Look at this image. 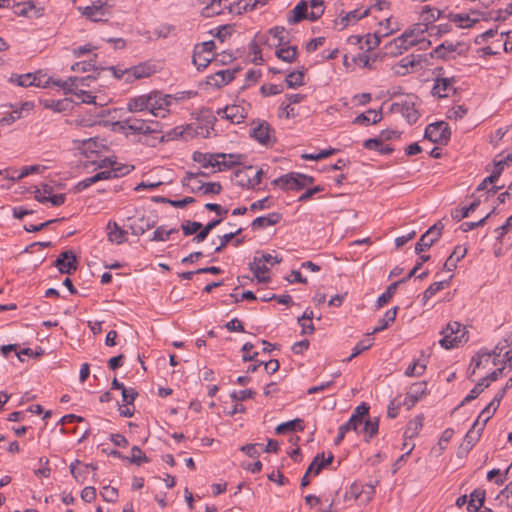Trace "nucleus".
Masks as SVG:
<instances>
[{
    "instance_id": "1",
    "label": "nucleus",
    "mask_w": 512,
    "mask_h": 512,
    "mask_svg": "<svg viewBox=\"0 0 512 512\" xmlns=\"http://www.w3.org/2000/svg\"><path fill=\"white\" fill-rule=\"evenodd\" d=\"M236 156L233 154H226V170H232L230 180L232 184L242 188H256L260 185L262 177L266 175L264 166L257 168L254 166L233 167L236 164Z\"/></svg>"
},
{
    "instance_id": "2",
    "label": "nucleus",
    "mask_w": 512,
    "mask_h": 512,
    "mask_svg": "<svg viewBox=\"0 0 512 512\" xmlns=\"http://www.w3.org/2000/svg\"><path fill=\"white\" fill-rule=\"evenodd\" d=\"M422 39L414 30L405 31L400 36L394 38L384 46L385 55L396 57L407 51L412 46L417 45Z\"/></svg>"
},
{
    "instance_id": "3",
    "label": "nucleus",
    "mask_w": 512,
    "mask_h": 512,
    "mask_svg": "<svg viewBox=\"0 0 512 512\" xmlns=\"http://www.w3.org/2000/svg\"><path fill=\"white\" fill-rule=\"evenodd\" d=\"M109 0H96L90 6L79 7L82 15L93 22L107 21L112 16Z\"/></svg>"
},
{
    "instance_id": "4",
    "label": "nucleus",
    "mask_w": 512,
    "mask_h": 512,
    "mask_svg": "<svg viewBox=\"0 0 512 512\" xmlns=\"http://www.w3.org/2000/svg\"><path fill=\"white\" fill-rule=\"evenodd\" d=\"M133 168L134 167L130 165H122L119 168L101 171L91 177L85 178L84 180L78 182L76 188L78 191H82L98 181L125 176L129 174L133 170Z\"/></svg>"
},
{
    "instance_id": "5",
    "label": "nucleus",
    "mask_w": 512,
    "mask_h": 512,
    "mask_svg": "<svg viewBox=\"0 0 512 512\" xmlns=\"http://www.w3.org/2000/svg\"><path fill=\"white\" fill-rule=\"evenodd\" d=\"M150 97L152 98L150 114L154 117L164 118L169 113L172 103L176 101L174 96L156 90L150 92Z\"/></svg>"
},
{
    "instance_id": "6",
    "label": "nucleus",
    "mask_w": 512,
    "mask_h": 512,
    "mask_svg": "<svg viewBox=\"0 0 512 512\" xmlns=\"http://www.w3.org/2000/svg\"><path fill=\"white\" fill-rule=\"evenodd\" d=\"M451 137L449 125L445 121H439L429 124L424 133V138L433 143L446 145Z\"/></svg>"
},
{
    "instance_id": "7",
    "label": "nucleus",
    "mask_w": 512,
    "mask_h": 512,
    "mask_svg": "<svg viewBox=\"0 0 512 512\" xmlns=\"http://www.w3.org/2000/svg\"><path fill=\"white\" fill-rule=\"evenodd\" d=\"M221 221V218L213 220L202 228L201 223L187 220L182 223L181 228L183 230L184 235L186 236L192 235L196 233L198 230H200V232L196 234L195 237L193 238V241H195L196 243H200L206 239L210 231L214 229L217 225H219Z\"/></svg>"
},
{
    "instance_id": "8",
    "label": "nucleus",
    "mask_w": 512,
    "mask_h": 512,
    "mask_svg": "<svg viewBox=\"0 0 512 512\" xmlns=\"http://www.w3.org/2000/svg\"><path fill=\"white\" fill-rule=\"evenodd\" d=\"M215 43L214 41H206L197 44L194 47L192 61L198 70L204 69L214 58Z\"/></svg>"
},
{
    "instance_id": "9",
    "label": "nucleus",
    "mask_w": 512,
    "mask_h": 512,
    "mask_svg": "<svg viewBox=\"0 0 512 512\" xmlns=\"http://www.w3.org/2000/svg\"><path fill=\"white\" fill-rule=\"evenodd\" d=\"M250 136L265 146H272L276 142L273 127L265 120H259L250 130Z\"/></svg>"
},
{
    "instance_id": "10",
    "label": "nucleus",
    "mask_w": 512,
    "mask_h": 512,
    "mask_svg": "<svg viewBox=\"0 0 512 512\" xmlns=\"http://www.w3.org/2000/svg\"><path fill=\"white\" fill-rule=\"evenodd\" d=\"M443 228L444 226L440 221L432 225L416 243L415 252L420 254L432 247L441 238Z\"/></svg>"
},
{
    "instance_id": "11",
    "label": "nucleus",
    "mask_w": 512,
    "mask_h": 512,
    "mask_svg": "<svg viewBox=\"0 0 512 512\" xmlns=\"http://www.w3.org/2000/svg\"><path fill=\"white\" fill-rule=\"evenodd\" d=\"M437 70L439 72H443V68H439ZM455 83L456 80L454 77H442L441 73H438L437 77L434 79L431 94L437 98H447L451 94L455 93Z\"/></svg>"
},
{
    "instance_id": "12",
    "label": "nucleus",
    "mask_w": 512,
    "mask_h": 512,
    "mask_svg": "<svg viewBox=\"0 0 512 512\" xmlns=\"http://www.w3.org/2000/svg\"><path fill=\"white\" fill-rule=\"evenodd\" d=\"M158 124L151 121L148 122L142 119H126L121 122V127L123 129H128L133 134H152L156 133L159 130L157 129Z\"/></svg>"
},
{
    "instance_id": "13",
    "label": "nucleus",
    "mask_w": 512,
    "mask_h": 512,
    "mask_svg": "<svg viewBox=\"0 0 512 512\" xmlns=\"http://www.w3.org/2000/svg\"><path fill=\"white\" fill-rule=\"evenodd\" d=\"M299 172H289L272 181V185L279 186L284 191H300L305 188V183L298 178Z\"/></svg>"
},
{
    "instance_id": "14",
    "label": "nucleus",
    "mask_w": 512,
    "mask_h": 512,
    "mask_svg": "<svg viewBox=\"0 0 512 512\" xmlns=\"http://www.w3.org/2000/svg\"><path fill=\"white\" fill-rule=\"evenodd\" d=\"M375 494V486L372 484L353 483L346 492V499H360L362 502H369Z\"/></svg>"
},
{
    "instance_id": "15",
    "label": "nucleus",
    "mask_w": 512,
    "mask_h": 512,
    "mask_svg": "<svg viewBox=\"0 0 512 512\" xmlns=\"http://www.w3.org/2000/svg\"><path fill=\"white\" fill-rule=\"evenodd\" d=\"M127 72L126 82H133L137 79L147 78L156 73V66L149 62H142L138 65L124 69Z\"/></svg>"
},
{
    "instance_id": "16",
    "label": "nucleus",
    "mask_w": 512,
    "mask_h": 512,
    "mask_svg": "<svg viewBox=\"0 0 512 512\" xmlns=\"http://www.w3.org/2000/svg\"><path fill=\"white\" fill-rule=\"evenodd\" d=\"M54 265L60 273L71 274L77 269L76 255L71 250L64 251L57 257Z\"/></svg>"
},
{
    "instance_id": "17",
    "label": "nucleus",
    "mask_w": 512,
    "mask_h": 512,
    "mask_svg": "<svg viewBox=\"0 0 512 512\" xmlns=\"http://www.w3.org/2000/svg\"><path fill=\"white\" fill-rule=\"evenodd\" d=\"M281 219V213L271 212L265 216H259L255 218L250 223L246 222V226H250L253 231H259L278 224L281 221Z\"/></svg>"
},
{
    "instance_id": "18",
    "label": "nucleus",
    "mask_w": 512,
    "mask_h": 512,
    "mask_svg": "<svg viewBox=\"0 0 512 512\" xmlns=\"http://www.w3.org/2000/svg\"><path fill=\"white\" fill-rule=\"evenodd\" d=\"M152 98L150 92L131 97L127 100L126 108L131 113L149 112Z\"/></svg>"
},
{
    "instance_id": "19",
    "label": "nucleus",
    "mask_w": 512,
    "mask_h": 512,
    "mask_svg": "<svg viewBox=\"0 0 512 512\" xmlns=\"http://www.w3.org/2000/svg\"><path fill=\"white\" fill-rule=\"evenodd\" d=\"M220 157L224 159V153L211 155L207 153L194 152L193 154V160L195 162H198L202 166V168H211L213 169V171L221 170V162L218 160V158Z\"/></svg>"
},
{
    "instance_id": "20",
    "label": "nucleus",
    "mask_w": 512,
    "mask_h": 512,
    "mask_svg": "<svg viewBox=\"0 0 512 512\" xmlns=\"http://www.w3.org/2000/svg\"><path fill=\"white\" fill-rule=\"evenodd\" d=\"M392 110L400 112L409 124L416 123L420 116L418 110L415 108V103L409 100L392 104Z\"/></svg>"
},
{
    "instance_id": "21",
    "label": "nucleus",
    "mask_w": 512,
    "mask_h": 512,
    "mask_svg": "<svg viewBox=\"0 0 512 512\" xmlns=\"http://www.w3.org/2000/svg\"><path fill=\"white\" fill-rule=\"evenodd\" d=\"M309 4L307 1H300L293 10H291L287 15V21L290 25L297 24L302 20H310L308 11Z\"/></svg>"
},
{
    "instance_id": "22",
    "label": "nucleus",
    "mask_w": 512,
    "mask_h": 512,
    "mask_svg": "<svg viewBox=\"0 0 512 512\" xmlns=\"http://www.w3.org/2000/svg\"><path fill=\"white\" fill-rule=\"evenodd\" d=\"M247 117V109L242 105H226V121L229 124H242Z\"/></svg>"
},
{
    "instance_id": "23",
    "label": "nucleus",
    "mask_w": 512,
    "mask_h": 512,
    "mask_svg": "<svg viewBox=\"0 0 512 512\" xmlns=\"http://www.w3.org/2000/svg\"><path fill=\"white\" fill-rule=\"evenodd\" d=\"M269 0H239L237 2L230 3L229 6H226L228 12L231 14L240 15L248 9L253 10L257 7L258 4H266Z\"/></svg>"
},
{
    "instance_id": "24",
    "label": "nucleus",
    "mask_w": 512,
    "mask_h": 512,
    "mask_svg": "<svg viewBox=\"0 0 512 512\" xmlns=\"http://www.w3.org/2000/svg\"><path fill=\"white\" fill-rule=\"evenodd\" d=\"M259 252L253 258V262L250 263V269L253 272L254 276L257 278L260 283H267L270 281V277L268 275L269 268L267 265L262 262V260L258 259Z\"/></svg>"
},
{
    "instance_id": "25",
    "label": "nucleus",
    "mask_w": 512,
    "mask_h": 512,
    "mask_svg": "<svg viewBox=\"0 0 512 512\" xmlns=\"http://www.w3.org/2000/svg\"><path fill=\"white\" fill-rule=\"evenodd\" d=\"M87 78H79V77H69L66 81L63 80H53L51 78L50 85L57 86L64 90L65 94L73 93L74 89H78L79 85H84V82L89 79Z\"/></svg>"
},
{
    "instance_id": "26",
    "label": "nucleus",
    "mask_w": 512,
    "mask_h": 512,
    "mask_svg": "<svg viewBox=\"0 0 512 512\" xmlns=\"http://www.w3.org/2000/svg\"><path fill=\"white\" fill-rule=\"evenodd\" d=\"M16 13L25 17L39 18L44 14L43 7H37L33 1H26L18 4L16 7Z\"/></svg>"
},
{
    "instance_id": "27",
    "label": "nucleus",
    "mask_w": 512,
    "mask_h": 512,
    "mask_svg": "<svg viewBox=\"0 0 512 512\" xmlns=\"http://www.w3.org/2000/svg\"><path fill=\"white\" fill-rule=\"evenodd\" d=\"M370 13V8H367L363 11L360 9H355L346 13L343 17L340 18L338 25L341 26V29L348 27L349 25L355 24L358 20L368 16Z\"/></svg>"
},
{
    "instance_id": "28",
    "label": "nucleus",
    "mask_w": 512,
    "mask_h": 512,
    "mask_svg": "<svg viewBox=\"0 0 512 512\" xmlns=\"http://www.w3.org/2000/svg\"><path fill=\"white\" fill-rule=\"evenodd\" d=\"M467 254V249L461 245L455 246L453 252L447 258L444 263L443 268L449 272L455 270L457 268L458 262L465 257Z\"/></svg>"
},
{
    "instance_id": "29",
    "label": "nucleus",
    "mask_w": 512,
    "mask_h": 512,
    "mask_svg": "<svg viewBox=\"0 0 512 512\" xmlns=\"http://www.w3.org/2000/svg\"><path fill=\"white\" fill-rule=\"evenodd\" d=\"M498 347L495 348L493 353L480 351L478 352L471 360V365L474 366V369L480 368L482 366V360H485L486 363H489L492 360V363L496 365L498 363V357L500 356V352L497 353ZM475 370H473V373Z\"/></svg>"
},
{
    "instance_id": "30",
    "label": "nucleus",
    "mask_w": 512,
    "mask_h": 512,
    "mask_svg": "<svg viewBox=\"0 0 512 512\" xmlns=\"http://www.w3.org/2000/svg\"><path fill=\"white\" fill-rule=\"evenodd\" d=\"M382 119V112L381 110L376 111L373 109L367 110L365 113L359 114L354 120V124H360V125H369V124H376L380 122Z\"/></svg>"
},
{
    "instance_id": "31",
    "label": "nucleus",
    "mask_w": 512,
    "mask_h": 512,
    "mask_svg": "<svg viewBox=\"0 0 512 512\" xmlns=\"http://www.w3.org/2000/svg\"><path fill=\"white\" fill-rule=\"evenodd\" d=\"M107 236L110 242L120 245L125 242L127 232L118 226L116 222L107 225Z\"/></svg>"
},
{
    "instance_id": "32",
    "label": "nucleus",
    "mask_w": 512,
    "mask_h": 512,
    "mask_svg": "<svg viewBox=\"0 0 512 512\" xmlns=\"http://www.w3.org/2000/svg\"><path fill=\"white\" fill-rule=\"evenodd\" d=\"M460 45L459 43L454 44L449 41H445L438 45L432 52L431 57L432 58H438V59H448L449 55L456 51L457 46Z\"/></svg>"
},
{
    "instance_id": "33",
    "label": "nucleus",
    "mask_w": 512,
    "mask_h": 512,
    "mask_svg": "<svg viewBox=\"0 0 512 512\" xmlns=\"http://www.w3.org/2000/svg\"><path fill=\"white\" fill-rule=\"evenodd\" d=\"M382 139L370 138L364 141L363 147L369 150H376L382 155H390L394 149L389 145H383Z\"/></svg>"
},
{
    "instance_id": "34",
    "label": "nucleus",
    "mask_w": 512,
    "mask_h": 512,
    "mask_svg": "<svg viewBox=\"0 0 512 512\" xmlns=\"http://www.w3.org/2000/svg\"><path fill=\"white\" fill-rule=\"evenodd\" d=\"M200 173L188 172L183 178V185L187 187L191 192H199L204 188V182L199 179ZM201 175H205L201 173Z\"/></svg>"
},
{
    "instance_id": "35",
    "label": "nucleus",
    "mask_w": 512,
    "mask_h": 512,
    "mask_svg": "<svg viewBox=\"0 0 512 512\" xmlns=\"http://www.w3.org/2000/svg\"><path fill=\"white\" fill-rule=\"evenodd\" d=\"M447 17L450 22L456 23L459 28H470L479 21L478 18L472 19L468 14L463 13H450Z\"/></svg>"
},
{
    "instance_id": "36",
    "label": "nucleus",
    "mask_w": 512,
    "mask_h": 512,
    "mask_svg": "<svg viewBox=\"0 0 512 512\" xmlns=\"http://www.w3.org/2000/svg\"><path fill=\"white\" fill-rule=\"evenodd\" d=\"M484 501H485V490L475 489L470 494V500L467 505L468 512H478L479 509L483 506Z\"/></svg>"
},
{
    "instance_id": "37",
    "label": "nucleus",
    "mask_w": 512,
    "mask_h": 512,
    "mask_svg": "<svg viewBox=\"0 0 512 512\" xmlns=\"http://www.w3.org/2000/svg\"><path fill=\"white\" fill-rule=\"evenodd\" d=\"M424 416L422 414L415 416L411 419L404 431L405 438H414L416 437L423 427Z\"/></svg>"
},
{
    "instance_id": "38",
    "label": "nucleus",
    "mask_w": 512,
    "mask_h": 512,
    "mask_svg": "<svg viewBox=\"0 0 512 512\" xmlns=\"http://www.w3.org/2000/svg\"><path fill=\"white\" fill-rule=\"evenodd\" d=\"M379 429V419H366L360 428V434H364L365 441L369 442L374 436L377 435Z\"/></svg>"
},
{
    "instance_id": "39",
    "label": "nucleus",
    "mask_w": 512,
    "mask_h": 512,
    "mask_svg": "<svg viewBox=\"0 0 512 512\" xmlns=\"http://www.w3.org/2000/svg\"><path fill=\"white\" fill-rule=\"evenodd\" d=\"M398 307L395 306L387 310L384 316L379 319L378 324L375 326L371 334H375L385 330L391 323H393L397 316Z\"/></svg>"
},
{
    "instance_id": "40",
    "label": "nucleus",
    "mask_w": 512,
    "mask_h": 512,
    "mask_svg": "<svg viewBox=\"0 0 512 512\" xmlns=\"http://www.w3.org/2000/svg\"><path fill=\"white\" fill-rule=\"evenodd\" d=\"M203 6L202 15L204 17H211L218 15L222 12L221 0H197Z\"/></svg>"
},
{
    "instance_id": "41",
    "label": "nucleus",
    "mask_w": 512,
    "mask_h": 512,
    "mask_svg": "<svg viewBox=\"0 0 512 512\" xmlns=\"http://www.w3.org/2000/svg\"><path fill=\"white\" fill-rule=\"evenodd\" d=\"M267 41L266 37L264 35H260L257 33L255 35V38L250 43V51L253 54V62L255 64H261L263 61L262 58V50L260 45L262 43H265Z\"/></svg>"
},
{
    "instance_id": "42",
    "label": "nucleus",
    "mask_w": 512,
    "mask_h": 512,
    "mask_svg": "<svg viewBox=\"0 0 512 512\" xmlns=\"http://www.w3.org/2000/svg\"><path fill=\"white\" fill-rule=\"evenodd\" d=\"M277 58L284 62L292 63L298 56V50L296 46H282L275 51Z\"/></svg>"
},
{
    "instance_id": "43",
    "label": "nucleus",
    "mask_w": 512,
    "mask_h": 512,
    "mask_svg": "<svg viewBox=\"0 0 512 512\" xmlns=\"http://www.w3.org/2000/svg\"><path fill=\"white\" fill-rule=\"evenodd\" d=\"M305 428L304 422L302 419H294L284 423L279 424L275 431L277 434H284L288 431H303Z\"/></svg>"
},
{
    "instance_id": "44",
    "label": "nucleus",
    "mask_w": 512,
    "mask_h": 512,
    "mask_svg": "<svg viewBox=\"0 0 512 512\" xmlns=\"http://www.w3.org/2000/svg\"><path fill=\"white\" fill-rule=\"evenodd\" d=\"M452 278V276L449 277L448 280H444V281H438V282H434L432 283L424 292H423V296H422V302H423V305H425L427 303V301L432 298L437 292H439L440 290L444 289L445 287H447L449 285V282H450V279Z\"/></svg>"
},
{
    "instance_id": "45",
    "label": "nucleus",
    "mask_w": 512,
    "mask_h": 512,
    "mask_svg": "<svg viewBox=\"0 0 512 512\" xmlns=\"http://www.w3.org/2000/svg\"><path fill=\"white\" fill-rule=\"evenodd\" d=\"M478 420H476L472 426V428L466 433L464 437V442L467 447L472 448L479 440L481 433L483 431V426H480L478 429Z\"/></svg>"
},
{
    "instance_id": "46",
    "label": "nucleus",
    "mask_w": 512,
    "mask_h": 512,
    "mask_svg": "<svg viewBox=\"0 0 512 512\" xmlns=\"http://www.w3.org/2000/svg\"><path fill=\"white\" fill-rule=\"evenodd\" d=\"M305 68L301 71H292L285 77V83L288 88H297L304 85V72Z\"/></svg>"
},
{
    "instance_id": "47",
    "label": "nucleus",
    "mask_w": 512,
    "mask_h": 512,
    "mask_svg": "<svg viewBox=\"0 0 512 512\" xmlns=\"http://www.w3.org/2000/svg\"><path fill=\"white\" fill-rule=\"evenodd\" d=\"M441 16L442 12L440 10L432 8L429 5L424 6L421 11V19L426 23V25L433 24Z\"/></svg>"
},
{
    "instance_id": "48",
    "label": "nucleus",
    "mask_w": 512,
    "mask_h": 512,
    "mask_svg": "<svg viewBox=\"0 0 512 512\" xmlns=\"http://www.w3.org/2000/svg\"><path fill=\"white\" fill-rule=\"evenodd\" d=\"M399 284H401L399 281L393 282L392 284H390L387 287L386 291L383 292L378 297L377 302H376V305H377L378 308L383 307L384 305H386L392 299V297L394 296V294L396 292V289H397Z\"/></svg>"
},
{
    "instance_id": "49",
    "label": "nucleus",
    "mask_w": 512,
    "mask_h": 512,
    "mask_svg": "<svg viewBox=\"0 0 512 512\" xmlns=\"http://www.w3.org/2000/svg\"><path fill=\"white\" fill-rule=\"evenodd\" d=\"M178 231L179 229L176 227L167 229L165 226H159L153 232L151 241H167L172 234L178 233Z\"/></svg>"
},
{
    "instance_id": "50",
    "label": "nucleus",
    "mask_w": 512,
    "mask_h": 512,
    "mask_svg": "<svg viewBox=\"0 0 512 512\" xmlns=\"http://www.w3.org/2000/svg\"><path fill=\"white\" fill-rule=\"evenodd\" d=\"M479 205H480V200L476 199L467 207L455 209V211L452 213V217H453V219L460 221V220L468 217L471 212H474Z\"/></svg>"
},
{
    "instance_id": "51",
    "label": "nucleus",
    "mask_w": 512,
    "mask_h": 512,
    "mask_svg": "<svg viewBox=\"0 0 512 512\" xmlns=\"http://www.w3.org/2000/svg\"><path fill=\"white\" fill-rule=\"evenodd\" d=\"M371 333L368 334V338L359 341L352 350V354L348 357L347 361L352 360L354 357L360 355L362 352L370 349L373 345L374 339L370 337Z\"/></svg>"
},
{
    "instance_id": "52",
    "label": "nucleus",
    "mask_w": 512,
    "mask_h": 512,
    "mask_svg": "<svg viewBox=\"0 0 512 512\" xmlns=\"http://www.w3.org/2000/svg\"><path fill=\"white\" fill-rule=\"evenodd\" d=\"M35 77L32 76V73L26 74H12L10 77V82L16 84L20 87H29L34 83Z\"/></svg>"
},
{
    "instance_id": "53",
    "label": "nucleus",
    "mask_w": 512,
    "mask_h": 512,
    "mask_svg": "<svg viewBox=\"0 0 512 512\" xmlns=\"http://www.w3.org/2000/svg\"><path fill=\"white\" fill-rule=\"evenodd\" d=\"M224 84V70H219L215 72L213 75L208 76L206 80V85L208 89L218 90Z\"/></svg>"
},
{
    "instance_id": "54",
    "label": "nucleus",
    "mask_w": 512,
    "mask_h": 512,
    "mask_svg": "<svg viewBox=\"0 0 512 512\" xmlns=\"http://www.w3.org/2000/svg\"><path fill=\"white\" fill-rule=\"evenodd\" d=\"M444 334L443 338L440 340V345L445 349H451L454 347H458L460 344H463V340L461 337H454L452 334L444 330L442 332Z\"/></svg>"
},
{
    "instance_id": "55",
    "label": "nucleus",
    "mask_w": 512,
    "mask_h": 512,
    "mask_svg": "<svg viewBox=\"0 0 512 512\" xmlns=\"http://www.w3.org/2000/svg\"><path fill=\"white\" fill-rule=\"evenodd\" d=\"M311 8L309 12L310 21L318 20L324 13V1L323 0H311L309 2Z\"/></svg>"
},
{
    "instance_id": "56",
    "label": "nucleus",
    "mask_w": 512,
    "mask_h": 512,
    "mask_svg": "<svg viewBox=\"0 0 512 512\" xmlns=\"http://www.w3.org/2000/svg\"><path fill=\"white\" fill-rule=\"evenodd\" d=\"M410 396L414 397V399L420 400L424 395H426L427 392V382L426 381H419L413 383L409 391Z\"/></svg>"
},
{
    "instance_id": "57",
    "label": "nucleus",
    "mask_w": 512,
    "mask_h": 512,
    "mask_svg": "<svg viewBox=\"0 0 512 512\" xmlns=\"http://www.w3.org/2000/svg\"><path fill=\"white\" fill-rule=\"evenodd\" d=\"M94 58L97 57L96 54L93 55ZM71 69L76 72H88L92 70H96L95 59H90L89 61H79L71 66Z\"/></svg>"
},
{
    "instance_id": "58",
    "label": "nucleus",
    "mask_w": 512,
    "mask_h": 512,
    "mask_svg": "<svg viewBox=\"0 0 512 512\" xmlns=\"http://www.w3.org/2000/svg\"><path fill=\"white\" fill-rule=\"evenodd\" d=\"M269 34L278 40L277 46H283L288 43V39L286 37V30L282 26H275L269 29Z\"/></svg>"
},
{
    "instance_id": "59",
    "label": "nucleus",
    "mask_w": 512,
    "mask_h": 512,
    "mask_svg": "<svg viewBox=\"0 0 512 512\" xmlns=\"http://www.w3.org/2000/svg\"><path fill=\"white\" fill-rule=\"evenodd\" d=\"M283 92V86L277 84H264L260 87V93L264 97L278 95Z\"/></svg>"
},
{
    "instance_id": "60",
    "label": "nucleus",
    "mask_w": 512,
    "mask_h": 512,
    "mask_svg": "<svg viewBox=\"0 0 512 512\" xmlns=\"http://www.w3.org/2000/svg\"><path fill=\"white\" fill-rule=\"evenodd\" d=\"M379 25L381 28L378 31H380V35L382 37L389 36L390 34L396 32L398 30L397 25H395V26L392 25L391 18L384 19L383 21L379 22Z\"/></svg>"
},
{
    "instance_id": "61",
    "label": "nucleus",
    "mask_w": 512,
    "mask_h": 512,
    "mask_svg": "<svg viewBox=\"0 0 512 512\" xmlns=\"http://www.w3.org/2000/svg\"><path fill=\"white\" fill-rule=\"evenodd\" d=\"M381 38H382V36L380 35V31H376L373 34L368 33L365 36L366 50L370 51V50L376 48L380 44Z\"/></svg>"
},
{
    "instance_id": "62",
    "label": "nucleus",
    "mask_w": 512,
    "mask_h": 512,
    "mask_svg": "<svg viewBox=\"0 0 512 512\" xmlns=\"http://www.w3.org/2000/svg\"><path fill=\"white\" fill-rule=\"evenodd\" d=\"M129 460L137 465H140L142 462L149 461V459L138 446H133L131 448V456L129 457Z\"/></svg>"
},
{
    "instance_id": "63",
    "label": "nucleus",
    "mask_w": 512,
    "mask_h": 512,
    "mask_svg": "<svg viewBox=\"0 0 512 512\" xmlns=\"http://www.w3.org/2000/svg\"><path fill=\"white\" fill-rule=\"evenodd\" d=\"M83 150H84V153L87 155V157H90L89 154H98L99 153V147L101 146L100 144H98L97 140L96 139H87V140H83Z\"/></svg>"
},
{
    "instance_id": "64",
    "label": "nucleus",
    "mask_w": 512,
    "mask_h": 512,
    "mask_svg": "<svg viewBox=\"0 0 512 512\" xmlns=\"http://www.w3.org/2000/svg\"><path fill=\"white\" fill-rule=\"evenodd\" d=\"M357 416H351L349 420L341 425L342 430L346 431L347 433L350 431H355L358 435L360 434V428L362 427V424L360 421H358Z\"/></svg>"
}]
</instances>
